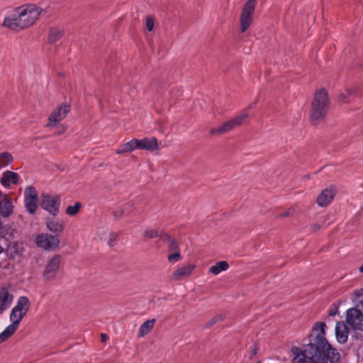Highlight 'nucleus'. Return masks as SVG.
Segmentation results:
<instances>
[{"label":"nucleus","instance_id":"nucleus-36","mask_svg":"<svg viewBox=\"0 0 363 363\" xmlns=\"http://www.w3.org/2000/svg\"><path fill=\"white\" fill-rule=\"evenodd\" d=\"M359 271L363 273V264L359 267Z\"/></svg>","mask_w":363,"mask_h":363},{"label":"nucleus","instance_id":"nucleus-2","mask_svg":"<svg viewBox=\"0 0 363 363\" xmlns=\"http://www.w3.org/2000/svg\"><path fill=\"white\" fill-rule=\"evenodd\" d=\"M30 308V301L28 297L21 296L18 298L10 313L11 323L0 333V343L6 340L16 332L19 323L28 313Z\"/></svg>","mask_w":363,"mask_h":363},{"label":"nucleus","instance_id":"nucleus-7","mask_svg":"<svg viewBox=\"0 0 363 363\" xmlns=\"http://www.w3.org/2000/svg\"><path fill=\"white\" fill-rule=\"evenodd\" d=\"M35 243L38 247L47 251H50L59 247L60 239L57 235L41 233L37 235Z\"/></svg>","mask_w":363,"mask_h":363},{"label":"nucleus","instance_id":"nucleus-26","mask_svg":"<svg viewBox=\"0 0 363 363\" xmlns=\"http://www.w3.org/2000/svg\"><path fill=\"white\" fill-rule=\"evenodd\" d=\"M13 161L12 155L7 152H2L0 154V169L6 167Z\"/></svg>","mask_w":363,"mask_h":363},{"label":"nucleus","instance_id":"nucleus-29","mask_svg":"<svg viewBox=\"0 0 363 363\" xmlns=\"http://www.w3.org/2000/svg\"><path fill=\"white\" fill-rule=\"evenodd\" d=\"M162 231H160L158 229H147L144 232V235L146 238L151 239L156 237H162Z\"/></svg>","mask_w":363,"mask_h":363},{"label":"nucleus","instance_id":"nucleus-11","mask_svg":"<svg viewBox=\"0 0 363 363\" xmlns=\"http://www.w3.org/2000/svg\"><path fill=\"white\" fill-rule=\"evenodd\" d=\"M346 322L352 329L363 330V313L355 308L347 311Z\"/></svg>","mask_w":363,"mask_h":363},{"label":"nucleus","instance_id":"nucleus-14","mask_svg":"<svg viewBox=\"0 0 363 363\" xmlns=\"http://www.w3.org/2000/svg\"><path fill=\"white\" fill-rule=\"evenodd\" d=\"M195 269L196 264H194L189 263L183 265L172 272L170 279L174 281L184 280L191 276Z\"/></svg>","mask_w":363,"mask_h":363},{"label":"nucleus","instance_id":"nucleus-37","mask_svg":"<svg viewBox=\"0 0 363 363\" xmlns=\"http://www.w3.org/2000/svg\"><path fill=\"white\" fill-rule=\"evenodd\" d=\"M315 229H319L320 226L318 225H314Z\"/></svg>","mask_w":363,"mask_h":363},{"label":"nucleus","instance_id":"nucleus-10","mask_svg":"<svg viewBox=\"0 0 363 363\" xmlns=\"http://www.w3.org/2000/svg\"><path fill=\"white\" fill-rule=\"evenodd\" d=\"M61 263V256L59 255H53L47 262L45 269L43 272L44 279L50 281L54 279L58 274Z\"/></svg>","mask_w":363,"mask_h":363},{"label":"nucleus","instance_id":"nucleus-5","mask_svg":"<svg viewBox=\"0 0 363 363\" xmlns=\"http://www.w3.org/2000/svg\"><path fill=\"white\" fill-rule=\"evenodd\" d=\"M247 118V113L240 114L235 117L234 118L225 122L223 125L218 128H211L209 133L212 135L228 133L234 130L235 128H236L237 127H239L241 125H242Z\"/></svg>","mask_w":363,"mask_h":363},{"label":"nucleus","instance_id":"nucleus-35","mask_svg":"<svg viewBox=\"0 0 363 363\" xmlns=\"http://www.w3.org/2000/svg\"><path fill=\"white\" fill-rule=\"evenodd\" d=\"M101 340H102L103 342H105V341L108 339V336H107V335L104 334V333H102V334L101 335Z\"/></svg>","mask_w":363,"mask_h":363},{"label":"nucleus","instance_id":"nucleus-9","mask_svg":"<svg viewBox=\"0 0 363 363\" xmlns=\"http://www.w3.org/2000/svg\"><path fill=\"white\" fill-rule=\"evenodd\" d=\"M40 206L43 209L55 216L60 211V198L59 196L44 194L41 197Z\"/></svg>","mask_w":363,"mask_h":363},{"label":"nucleus","instance_id":"nucleus-38","mask_svg":"<svg viewBox=\"0 0 363 363\" xmlns=\"http://www.w3.org/2000/svg\"><path fill=\"white\" fill-rule=\"evenodd\" d=\"M253 106H254V104H251V105L250 106V107H249V108H252Z\"/></svg>","mask_w":363,"mask_h":363},{"label":"nucleus","instance_id":"nucleus-19","mask_svg":"<svg viewBox=\"0 0 363 363\" xmlns=\"http://www.w3.org/2000/svg\"><path fill=\"white\" fill-rule=\"evenodd\" d=\"M335 335L340 343H345L347 340L348 330L343 322H337L335 325Z\"/></svg>","mask_w":363,"mask_h":363},{"label":"nucleus","instance_id":"nucleus-25","mask_svg":"<svg viewBox=\"0 0 363 363\" xmlns=\"http://www.w3.org/2000/svg\"><path fill=\"white\" fill-rule=\"evenodd\" d=\"M62 35V31L59 28H51L48 35V41L53 43L57 41Z\"/></svg>","mask_w":363,"mask_h":363},{"label":"nucleus","instance_id":"nucleus-13","mask_svg":"<svg viewBox=\"0 0 363 363\" xmlns=\"http://www.w3.org/2000/svg\"><path fill=\"white\" fill-rule=\"evenodd\" d=\"M70 108L68 105L61 104L57 108L55 109L48 118V126H55L62 121L69 112Z\"/></svg>","mask_w":363,"mask_h":363},{"label":"nucleus","instance_id":"nucleus-3","mask_svg":"<svg viewBox=\"0 0 363 363\" xmlns=\"http://www.w3.org/2000/svg\"><path fill=\"white\" fill-rule=\"evenodd\" d=\"M328 97L324 90H320L315 94L312 102L311 118L313 123H318L323 119L328 111Z\"/></svg>","mask_w":363,"mask_h":363},{"label":"nucleus","instance_id":"nucleus-12","mask_svg":"<svg viewBox=\"0 0 363 363\" xmlns=\"http://www.w3.org/2000/svg\"><path fill=\"white\" fill-rule=\"evenodd\" d=\"M38 193L34 187L30 186L24 191V203L27 211L33 214L37 208Z\"/></svg>","mask_w":363,"mask_h":363},{"label":"nucleus","instance_id":"nucleus-27","mask_svg":"<svg viewBox=\"0 0 363 363\" xmlns=\"http://www.w3.org/2000/svg\"><path fill=\"white\" fill-rule=\"evenodd\" d=\"M164 240L167 242L169 251L170 252H176L177 250H179L178 243L174 239H172L169 235H164Z\"/></svg>","mask_w":363,"mask_h":363},{"label":"nucleus","instance_id":"nucleus-18","mask_svg":"<svg viewBox=\"0 0 363 363\" xmlns=\"http://www.w3.org/2000/svg\"><path fill=\"white\" fill-rule=\"evenodd\" d=\"M335 191L332 189H326L322 191L317 197L316 203L320 207L327 206L334 199Z\"/></svg>","mask_w":363,"mask_h":363},{"label":"nucleus","instance_id":"nucleus-21","mask_svg":"<svg viewBox=\"0 0 363 363\" xmlns=\"http://www.w3.org/2000/svg\"><path fill=\"white\" fill-rule=\"evenodd\" d=\"M13 300V295L6 289L0 290V311H5L9 307Z\"/></svg>","mask_w":363,"mask_h":363},{"label":"nucleus","instance_id":"nucleus-34","mask_svg":"<svg viewBox=\"0 0 363 363\" xmlns=\"http://www.w3.org/2000/svg\"><path fill=\"white\" fill-rule=\"evenodd\" d=\"M334 308L330 310L329 311V315L330 316H335L338 313V306L335 303L333 304Z\"/></svg>","mask_w":363,"mask_h":363},{"label":"nucleus","instance_id":"nucleus-6","mask_svg":"<svg viewBox=\"0 0 363 363\" xmlns=\"http://www.w3.org/2000/svg\"><path fill=\"white\" fill-rule=\"evenodd\" d=\"M257 0H247L244 4L240 18V30L245 32L251 26Z\"/></svg>","mask_w":363,"mask_h":363},{"label":"nucleus","instance_id":"nucleus-24","mask_svg":"<svg viewBox=\"0 0 363 363\" xmlns=\"http://www.w3.org/2000/svg\"><path fill=\"white\" fill-rule=\"evenodd\" d=\"M155 319L147 320L139 328V337H142L149 333L154 327Z\"/></svg>","mask_w":363,"mask_h":363},{"label":"nucleus","instance_id":"nucleus-20","mask_svg":"<svg viewBox=\"0 0 363 363\" xmlns=\"http://www.w3.org/2000/svg\"><path fill=\"white\" fill-rule=\"evenodd\" d=\"M18 179L19 176L17 173L11 171H6L3 174V176L1 179V183L4 186L8 187L11 184H17Z\"/></svg>","mask_w":363,"mask_h":363},{"label":"nucleus","instance_id":"nucleus-15","mask_svg":"<svg viewBox=\"0 0 363 363\" xmlns=\"http://www.w3.org/2000/svg\"><path fill=\"white\" fill-rule=\"evenodd\" d=\"M136 145L137 150H145L150 152L159 150V144L157 138L155 137L136 139Z\"/></svg>","mask_w":363,"mask_h":363},{"label":"nucleus","instance_id":"nucleus-8","mask_svg":"<svg viewBox=\"0 0 363 363\" xmlns=\"http://www.w3.org/2000/svg\"><path fill=\"white\" fill-rule=\"evenodd\" d=\"M20 8L17 7L7 12L4 17L3 26L10 30L18 31L23 30L21 24Z\"/></svg>","mask_w":363,"mask_h":363},{"label":"nucleus","instance_id":"nucleus-23","mask_svg":"<svg viewBox=\"0 0 363 363\" xmlns=\"http://www.w3.org/2000/svg\"><path fill=\"white\" fill-rule=\"evenodd\" d=\"M229 267L226 261H220L209 268V272L213 275H218L222 272L226 271Z\"/></svg>","mask_w":363,"mask_h":363},{"label":"nucleus","instance_id":"nucleus-4","mask_svg":"<svg viewBox=\"0 0 363 363\" xmlns=\"http://www.w3.org/2000/svg\"><path fill=\"white\" fill-rule=\"evenodd\" d=\"M19 8L21 11L20 16L21 17V23L23 25V29L33 26L38 19L43 11L40 7L33 4L23 5L19 6Z\"/></svg>","mask_w":363,"mask_h":363},{"label":"nucleus","instance_id":"nucleus-31","mask_svg":"<svg viewBox=\"0 0 363 363\" xmlns=\"http://www.w3.org/2000/svg\"><path fill=\"white\" fill-rule=\"evenodd\" d=\"M118 238V234L117 233L113 232L109 234L108 239L107 243L108 246L113 247L116 244V242Z\"/></svg>","mask_w":363,"mask_h":363},{"label":"nucleus","instance_id":"nucleus-32","mask_svg":"<svg viewBox=\"0 0 363 363\" xmlns=\"http://www.w3.org/2000/svg\"><path fill=\"white\" fill-rule=\"evenodd\" d=\"M154 19L151 16H147L145 21V28L148 31H152L154 28Z\"/></svg>","mask_w":363,"mask_h":363},{"label":"nucleus","instance_id":"nucleus-17","mask_svg":"<svg viewBox=\"0 0 363 363\" xmlns=\"http://www.w3.org/2000/svg\"><path fill=\"white\" fill-rule=\"evenodd\" d=\"M45 223L47 229L53 233H61L65 228L64 221L56 218H47L45 220Z\"/></svg>","mask_w":363,"mask_h":363},{"label":"nucleus","instance_id":"nucleus-28","mask_svg":"<svg viewBox=\"0 0 363 363\" xmlns=\"http://www.w3.org/2000/svg\"><path fill=\"white\" fill-rule=\"evenodd\" d=\"M81 206L79 202H76L74 206H68L66 208V213L70 216H74L78 213Z\"/></svg>","mask_w":363,"mask_h":363},{"label":"nucleus","instance_id":"nucleus-30","mask_svg":"<svg viewBox=\"0 0 363 363\" xmlns=\"http://www.w3.org/2000/svg\"><path fill=\"white\" fill-rule=\"evenodd\" d=\"M182 259V256L179 250L173 252L167 256V260L170 263H176Z\"/></svg>","mask_w":363,"mask_h":363},{"label":"nucleus","instance_id":"nucleus-1","mask_svg":"<svg viewBox=\"0 0 363 363\" xmlns=\"http://www.w3.org/2000/svg\"><path fill=\"white\" fill-rule=\"evenodd\" d=\"M325 328L323 322L316 323L313 328L310 343L306 344L303 350L292 347L293 363H335L339 361V352L325 337Z\"/></svg>","mask_w":363,"mask_h":363},{"label":"nucleus","instance_id":"nucleus-33","mask_svg":"<svg viewBox=\"0 0 363 363\" xmlns=\"http://www.w3.org/2000/svg\"><path fill=\"white\" fill-rule=\"evenodd\" d=\"M132 206L131 205H126L123 207V209L120 210V211H116L113 213V216H115V218H120L122 217L123 215L124 214H127V208L128 207H131Z\"/></svg>","mask_w":363,"mask_h":363},{"label":"nucleus","instance_id":"nucleus-16","mask_svg":"<svg viewBox=\"0 0 363 363\" xmlns=\"http://www.w3.org/2000/svg\"><path fill=\"white\" fill-rule=\"evenodd\" d=\"M13 203L7 194H0V216L4 218L9 217L13 211Z\"/></svg>","mask_w":363,"mask_h":363},{"label":"nucleus","instance_id":"nucleus-22","mask_svg":"<svg viewBox=\"0 0 363 363\" xmlns=\"http://www.w3.org/2000/svg\"><path fill=\"white\" fill-rule=\"evenodd\" d=\"M137 150L136 139H132L131 140L123 144L116 150V154H123Z\"/></svg>","mask_w":363,"mask_h":363}]
</instances>
